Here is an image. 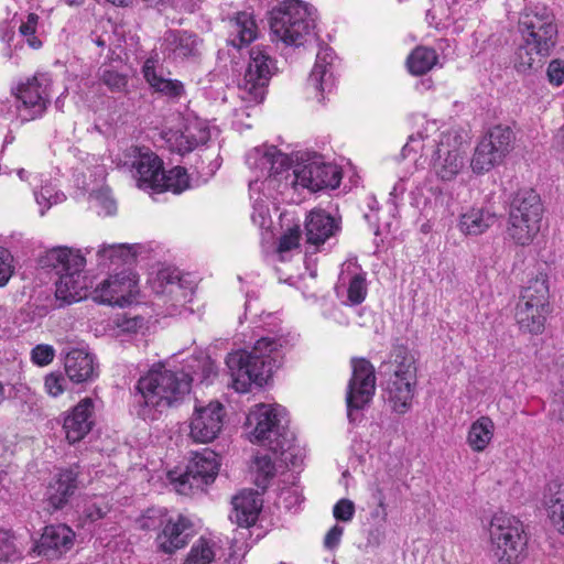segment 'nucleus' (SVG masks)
<instances>
[{"label":"nucleus","mask_w":564,"mask_h":564,"mask_svg":"<svg viewBox=\"0 0 564 564\" xmlns=\"http://www.w3.org/2000/svg\"><path fill=\"white\" fill-rule=\"evenodd\" d=\"M393 373L390 378L416 380V366L414 356L404 347L394 350Z\"/></svg>","instance_id":"79ce46f5"},{"label":"nucleus","mask_w":564,"mask_h":564,"mask_svg":"<svg viewBox=\"0 0 564 564\" xmlns=\"http://www.w3.org/2000/svg\"><path fill=\"white\" fill-rule=\"evenodd\" d=\"M13 272L14 265L11 253L6 248L0 247V288L8 284Z\"/></svg>","instance_id":"4d7b16f0"},{"label":"nucleus","mask_w":564,"mask_h":564,"mask_svg":"<svg viewBox=\"0 0 564 564\" xmlns=\"http://www.w3.org/2000/svg\"><path fill=\"white\" fill-rule=\"evenodd\" d=\"M301 229L300 226H294L290 228L281 238L279 241V252H286L294 248H297L301 240Z\"/></svg>","instance_id":"bf43d9fd"},{"label":"nucleus","mask_w":564,"mask_h":564,"mask_svg":"<svg viewBox=\"0 0 564 564\" xmlns=\"http://www.w3.org/2000/svg\"><path fill=\"white\" fill-rule=\"evenodd\" d=\"M110 507L107 501L99 499L97 501H90L86 505L84 513L87 519L91 522L98 521L106 517L109 512Z\"/></svg>","instance_id":"13d9d810"},{"label":"nucleus","mask_w":564,"mask_h":564,"mask_svg":"<svg viewBox=\"0 0 564 564\" xmlns=\"http://www.w3.org/2000/svg\"><path fill=\"white\" fill-rule=\"evenodd\" d=\"M218 455L208 448L195 453L186 466L185 471L169 473V479L177 492L188 495L192 490H203L213 482L219 469Z\"/></svg>","instance_id":"ddd939ff"},{"label":"nucleus","mask_w":564,"mask_h":564,"mask_svg":"<svg viewBox=\"0 0 564 564\" xmlns=\"http://www.w3.org/2000/svg\"><path fill=\"white\" fill-rule=\"evenodd\" d=\"M83 271L70 270L67 273L59 275L56 281V297L66 303L77 302L85 296L84 290L86 288L85 279L82 274Z\"/></svg>","instance_id":"e433bc0d"},{"label":"nucleus","mask_w":564,"mask_h":564,"mask_svg":"<svg viewBox=\"0 0 564 564\" xmlns=\"http://www.w3.org/2000/svg\"><path fill=\"white\" fill-rule=\"evenodd\" d=\"M193 378L184 371L155 367L142 376L135 386L138 415L158 420L164 412L177 406L189 393Z\"/></svg>","instance_id":"f257e3e1"},{"label":"nucleus","mask_w":564,"mask_h":564,"mask_svg":"<svg viewBox=\"0 0 564 564\" xmlns=\"http://www.w3.org/2000/svg\"><path fill=\"white\" fill-rule=\"evenodd\" d=\"M99 267H111L131 263L134 260L135 252L133 246L127 243L102 245L96 252Z\"/></svg>","instance_id":"4c0bfd02"},{"label":"nucleus","mask_w":564,"mask_h":564,"mask_svg":"<svg viewBox=\"0 0 564 564\" xmlns=\"http://www.w3.org/2000/svg\"><path fill=\"white\" fill-rule=\"evenodd\" d=\"M437 62V54L433 48L419 46L408 57L406 64L411 74L423 75L432 69Z\"/></svg>","instance_id":"a19ab883"},{"label":"nucleus","mask_w":564,"mask_h":564,"mask_svg":"<svg viewBox=\"0 0 564 564\" xmlns=\"http://www.w3.org/2000/svg\"><path fill=\"white\" fill-rule=\"evenodd\" d=\"M313 28V12L300 0H285L271 11L270 29L274 41L300 46Z\"/></svg>","instance_id":"0eeeda50"},{"label":"nucleus","mask_w":564,"mask_h":564,"mask_svg":"<svg viewBox=\"0 0 564 564\" xmlns=\"http://www.w3.org/2000/svg\"><path fill=\"white\" fill-rule=\"evenodd\" d=\"M494 432L492 420L489 416H480L470 425L466 442L474 452L481 453L490 444Z\"/></svg>","instance_id":"58836bf2"},{"label":"nucleus","mask_w":564,"mask_h":564,"mask_svg":"<svg viewBox=\"0 0 564 564\" xmlns=\"http://www.w3.org/2000/svg\"><path fill=\"white\" fill-rule=\"evenodd\" d=\"M282 338L262 337L250 351L238 350L228 355L226 365L229 369L232 388L237 392H247L252 383L261 387L272 376L281 362Z\"/></svg>","instance_id":"f03ea898"},{"label":"nucleus","mask_w":564,"mask_h":564,"mask_svg":"<svg viewBox=\"0 0 564 564\" xmlns=\"http://www.w3.org/2000/svg\"><path fill=\"white\" fill-rule=\"evenodd\" d=\"M94 402L89 398L83 399L67 414L64 420V431L69 443L83 440L94 425Z\"/></svg>","instance_id":"5701e85b"},{"label":"nucleus","mask_w":564,"mask_h":564,"mask_svg":"<svg viewBox=\"0 0 564 564\" xmlns=\"http://www.w3.org/2000/svg\"><path fill=\"white\" fill-rule=\"evenodd\" d=\"M185 129L188 132L187 138L192 140V144H194L195 148L200 144L207 143V141L210 138L208 127L202 121H192L185 126Z\"/></svg>","instance_id":"3c124183"},{"label":"nucleus","mask_w":564,"mask_h":564,"mask_svg":"<svg viewBox=\"0 0 564 564\" xmlns=\"http://www.w3.org/2000/svg\"><path fill=\"white\" fill-rule=\"evenodd\" d=\"M274 70V61L263 48H251L247 69L239 84L240 97L250 102H261Z\"/></svg>","instance_id":"dca6fc26"},{"label":"nucleus","mask_w":564,"mask_h":564,"mask_svg":"<svg viewBox=\"0 0 564 564\" xmlns=\"http://www.w3.org/2000/svg\"><path fill=\"white\" fill-rule=\"evenodd\" d=\"M75 532L66 524L45 527L36 545L37 553L50 560L58 558L74 545Z\"/></svg>","instance_id":"4be33fe9"},{"label":"nucleus","mask_w":564,"mask_h":564,"mask_svg":"<svg viewBox=\"0 0 564 564\" xmlns=\"http://www.w3.org/2000/svg\"><path fill=\"white\" fill-rule=\"evenodd\" d=\"M334 52L330 47H321L316 55L315 65L308 77V85L321 95L318 100H323V94L329 93L335 86L333 74Z\"/></svg>","instance_id":"a878e982"},{"label":"nucleus","mask_w":564,"mask_h":564,"mask_svg":"<svg viewBox=\"0 0 564 564\" xmlns=\"http://www.w3.org/2000/svg\"><path fill=\"white\" fill-rule=\"evenodd\" d=\"M21 552L17 547L14 536L10 531L0 529V564H7L20 558Z\"/></svg>","instance_id":"49530a36"},{"label":"nucleus","mask_w":564,"mask_h":564,"mask_svg":"<svg viewBox=\"0 0 564 564\" xmlns=\"http://www.w3.org/2000/svg\"><path fill=\"white\" fill-rule=\"evenodd\" d=\"M284 409L280 405L257 404L247 416L250 441L284 456L292 447L293 434L286 427Z\"/></svg>","instance_id":"20e7f679"},{"label":"nucleus","mask_w":564,"mask_h":564,"mask_svg":"<svg viewBox=\"0 0 564 564\" xmlns=\"http://www.w3.org/2000/svg\"><path fill=\"white\" fill-rule=\"evenodd\" d=\"M128 156L132 159L131 165L135 170L137 185L142 189L158 191L163 180V163L161 159L147 148L132 147L128 150Z\"/></svg>","instance_id":"412c9836"},{"label":"nucleus","mask_w":564,"mask_h":564,"mask_svg":"<svg viewBox=\"0 0 564 564\" xmlns=\"http://www.w3.org/2000/svg\"><path fill=\"white\" fill-rule=\"evenodd\" d=\"M498 216L490 207L471 206L460 213L457 227L465 236H479L495 225Z\"/></svg>","instance_id":"bb28decb"},{"label":"nucleus","mask_w":564,"mask_h":564,"mask_svg":"<svg viewBox=\"0 0 564 564\" xmlns=\"http://www.w3.org/2000/svg\"><path fill=\"white\" fill-rule=\"evenodd\" d=\"M67 379L61 372H51L45 377V391L53 398L59 397L67 389Z\"/></svg>","instance_id":"864d4df0"},{"label":"nucleus","mask_w":564,"mask_h":564,"mask_svg":"<svg viewBox=\"0 0 564 564\" xmlns=\"http://www.w3.org/2000/svg\"><path fill=\"white\" fill-rule=\"evenodd\" d=\"M228 44L240 48L250 44L257 37V24L248 12H238L228 24Z\"/></svg>","instance_id":"2f4dec72"},{"label":"nucleus","mask_w":564,"mask_h":564,"mask_svg":"<svg viewBox=\"0 0 564 564\" xmlns=\"http://www.w3.org/2000/svg\"><path fill=\"white\" fill-rule=\"evenodd\" d=\"M519 29L523 41L534 45L538 53H550L555 45L557 29L553 13L544 4L525 7L519 19Z\"/></svg>","instance_id":"9b49d317"},{"label":"nucleus","mask_w":564,"mask_h":564,"mask_svg":"<svg viewBox=\"0 0 564 564\" xmlns=\"http://www.w3.org/2000/svg\"><path fill=\"white\" fill-rule=\"evenodd\" d=\"M78 471L65 469L59 471L50 482L46 501L52 510L62 509L78 488Z\"/></svg>","instance_id":"c85d7f7f"},{"label":"nucleus","mask_w":564,"mask_h":564,"mask_svg":"<svg viewBox=\"0 0 564 564\" xmlns=\"http://www.w3.org/2000/svg\"><path fill=\"white\" fill-rule=\"evenodd\" d=\"M547 278L540 274L529 281L516 306V321L523 333L540 335L550 314Z\"/></svg>","instance_id":"6e6552de"},{"label":"nucleus","mask_w":564,"mask_h":564,"mask_svg":"<svg viewBox=\"0 0 564 564\" xmlns=\"http://www.w3.org/2000/svg\"><path fill=\"white\" fill-rule=\"evenodd\" d=\"M490 552L497 564H520L528 539L523 523L508 513H496L489 524Z\"/></svg>","instance_id":"423d86ee"},{"label":"nucleus","mask_w":564,"mask_h":564,"mask_svg":"<svg viewBox=\"0 0 564 564\" xmlns=\"http://www.w3.org/2000/svg\"><path fill=\"white\" fill-rule=\"evenodd\" d=\"M341 174L334 164L326 163L322 156L314 154L299 162L292 172L288 170L283 187H302L310 192L339 186Z\"/></svg>","instance_id":"9d476101"},{"label":"nucleus","mask_w":564,"mask_h":564,"mask_svg":"<svg viewBox=\"0 0 564 564\" xmlns=\"http://www.w3.org/2000/svg\"><path fill=\"white\" fill-rule=\"evenodd\" d=\"M162 46L169 56L174 59H184L199 53L200 40L188 32L167 31Z\"/></svg>","instance_id":"7c9ffc66"},{"label":"nucleus","mask_w":564,"mask_h":564,"mask_svg":"<svg viewBox=\"0 0 564 564\" xmlns=\"http://www.w3.org/2000/svg\"><path fill=\"white\" fill-rule=\"evenodd\" d=\"M333 514L338 521L348 522L355 514V505L349 499H340L333 509Z\"/></svg>","instance_id":"052dcab7"},{"label":"nucleus","mask_w":564,"mask_h":564,"mask_svg":"<svg viewBox=\"0 0 564 564\" xmlns=\"http://www.w3.org/2000/svg\"><path fill=\"white\" fill-rule=\"evenodd\" d=\"M39 17L35 13H30L26 20L19 26L20 35L23 36L30 47L37 50L42 46V42L35 35Z\"/></svg>","instance_id":"09e8293b"},{"label":"nucleus","mask_w":564,"mask_h":564,"mask_svg":"<svg viewBox=\"0 0 564 564\" xmlns=\"http://www.w3.org/2000/svg\"><path fill=\"white\" fill-rule=\"evenodd\" d=\"M246 163L256 173L260 186L267 189H281L290 167L289 156L274 145L253 148L246 156Z\"/></svg>","instance_id":"f8f14e48"},{"label":"nucleus","mask_w":564,"mask_h":564,"mask_svg":"<svg viewBox=\"0 0 564 564\" xmlns=\"http://www.w3.org/2000/svg\"><path fill=\"white\" fill-rule=\"evenodd\" d=\"M219 550L215 540L200 536L191 547L183 564H210Z\"/></svg>","instance_id":"ea45409f"},{"label":"nucleus","mask_w":564,"mask_h":564,"mask_svg":"<svg viewBox=\"0 0 564 564\" xmlns=\"http://www.w3.org/2000/svg\"><path fill=\"white\" fill-rule=\"evenodd\" d=\"M262 502L257 491L242 490L232 498L230 520L245 528L254 524L262 509Z\"/></svg>","instance_id":"c756f323"},{"label":"nucleus","mask_w":564,"mask_h":564,"mask_svg":"<svg viewBox=\"0 0 564 564\" xmlns=\"http://www.w3.org/2000/svg\"><path fill=\"white\" fill-rule=\"evenodd\" d=\"M344 529L340 525L335 524L326 534L324 539V545L327 549L336 547L341 539Z\"/></svg>","instance_id":"338daca9"},{"label":"nucleus","mask_w":564,"mask_h":564,"mask_svg":"<svg viewBox=\"0 0 564 564\" xmlns=\"http://www.w3.org/2000/svg\"><path fill=\"white\" fill-rule=\"evenodd\" d=\"M151 288L156 296L169 304L166 312L170 315L181 313L180 307H184L193 299L195 288L185 276H182L176 270H161L151 281Z\"/></svg>","instance_id":"a211bd4d"},{"label":"nucleus","mask_w":564,"mask_h":564,"mask_svg":"<svg viewBox=\"0 0 564 564\" xmlns=\"http://www.w3.org/2000/svg\"><path fill=\"white\" fill-rule=\"evenodd\" d=\"M51 78L35 74L17 87V113L22 121L35 120L44 115L51 104Z\"/></svg>","instance_id":"2eb2a0df"},{"label":"nucleus","mask_w":564,"mask_h":564,"mask_svg":"<svg viewBox=\"0 0 564 564\" xmlns=\"http://www.w3.org/2000/svg\"><path fill=\"white\" fill-rule=\"evenodd\" d=\"M550 53H538L534 45L523 43L516 52L514 67L520 73L538 68L542 65V59Z\"/></svg>","instance_id":"37998d69"},{"label":"nucleus","mask_w":564,"mask_h":564,"mask_svg":"<svg viewBox=\"0 0 564 564\" xmlns=\"http://www.w3.org/2000/svg\"><path fill=\"white\" fill-rule=\"evenodd\" d=\"M547 77L550 83L560 86L564 83V63L560 59H554L549 64Z\"/></svg>","instance_id":"0e129e2a"},{"label":"nucleus","mask_w":564,"mask_h":564,"mask_svg":"<svg viewBox=\"0 0 564 564\" xmlns=\"http://www.w3.org/2000/svg\"><path fill=\"white\" fill-rule=\"evenodd\" d=\"M162 177L156 192L171 191L174 194H180L189 186L186 170L181 166H175L167 172L163 171Z\"/></svg>","instance_id":"c03bdc74"},{"label":"nucleus","mask_w":564,"mask_h":564,"mask_svg":"<svg viewBox=\"0 0 564 564\" xmlns=\"http://www.w3.org/2000/svg\"><path fill=\"white\" fill-rule=\"evenodd\" d=\"M543 214L544 207L540 195L532 188L519 189L509 205L508 236L517 245H530L540 232Z\"/></svg>","instance_id":"39448f33"},{"label":"nucleus","mask_w":564,"mask_h":564,"mask_svg":"<svg viewBox=\"0 0 564 564\" xmlns=\"http://www.w3.org/2000/svg\"><path fill=\"white\" fill-rule=\"evenodd\" d=\"M544 506L554 528L564 533V484L551 481L544 492Z\"/></svg>","instance_id":"c9c22d12"},{"label":"nucleus","mask_w":564,"mask_h":564,"mask_svg":"<svg viewBox=\"0 0 564 564\" xmlns=\"http://www.w3.org/2000/svg\"><path fill=\"white\" fill-rule=\"evenodd\" d=\"M64 367L68 379L75 383L91 381L98 376L95 358L85 349L69 350L65 356Z\"/></svg>","instance_id":"cd10ccee"},{"label":"nucleus","mask_w":564,"mask_h":564,"mask_svg":"<svg viewBox=\"0 0 564 564\" xmlns=\"http://www.w3.org/2000/svg\"><path fill=\"white\" fill-rule=\"evenodd\" d=\"M199 367L202 370V373L199 375L200 381L213 382L214 377L217 375L214 361L209 358H204L199 361Z\"/></svg>","instance_id":"69168bd1"},{"label":"nucleus","mask_w":564,"mask_h":564,"mask_svg":"<svg viewBox=\"0 0 564 564\" xmlns=\"http://www.w3.org/2000/svg\"><path fill=\"white\" fill-rule=\"evenodd\" d=\"M416 380L390 378L387 382V400L397 413H405L412 403Z\"/></svg>","instance_id":"473e14b6"},{"label":"nucleus","mask_w":564,"mask_h":564,"mask_svg":"<svg viewBox=\"0 0 564 564\" xmlns=\"http://www.w3.org/2000/svg\"><path fill=\"white\" fill-rule=\"evenodd\" d=\"M348 300L351 304H360L366 299L367 294V284L366 278L361 273L355 274L349 280L348 286Z\"/></svg>","instance_id":"8fccbe9b"},{"label":"nucleus","mask_w":564,"mask_h":564,"mask_svg":"<svg viewBox=\"0 0 564 564\" xmlns=\"http://www.w3.org/2000/svg\"><path fill=\"white\" fill-rule=\"evenodd\" d=\"M34 195L37 205L41 207V215H44L53 205L62 203L65 199V195L57 192L51 185L42 186L40 192H34Z\"/></svg>","instance_id":"de8ad7c7"},{"label":"nucleus","mask_w":564,"mask_h":564,"mask_svg":"<svg viewBox=\"0 0 564 564\" xmlns=\"http://www.w3.org/2000/svg\"><path fill=\"white\" fill-rule=\"evenodd\" d=\"M339 230L338 221L322 209L312 210L305 219L306 243L319 247Z\"/></svg>","instance_id":"393cba45"},{"label":"nucleus","mask_w":564,"mask_h":564,"mask_svg":"<svg viewBox=\"0 0 564 564\" xmlns=\"http://www.w3.org/2000/svg\"><path fill=\"white\" fill-rule=\"evenodd\" d=\"M42 268H50L62 275L70 270L83 271L86 259L80 250L55 247L47 250L39 260Z\"/></svg>","instance_id":"b1692460"},{"label":"nucleus","mask_w":564,"mask_h":564,"mask_svg":"<svg viewBox=\"0 0 564 564\" xmlns=\"http://www.w3.org/2000/svg\"><path fill=\"white\" fill-rule=\"evenodd\" d=\"M143 76L147 83L158 93L170 97V98H181L185 94L184 85L182 82L177 79H169L159 75L155 70V65L153 59H147L143 68Z\"/></svg>","instance_id":"f704fd0d"},{"label":"nucleus","mask_w":564,"mask_h":564,"mask_svg":"<svg viewBox=\"0 0 564 564\" xmlns=\"http://www.w3.org/2000/svg\"><path fill=\"white\" fill-rule=\"evenodd\" d=\"M100 80L105 84L111 91L121 93L126 90L128 85L127 76L120 74L113 69H104L100 75Z\"/></svg>","instance_id":"603ef678"},{"label":"nucleus","mask_w":564,"mask_h":564,"mask_svg":"<svg viewBox=\"0 0 564 564\" xmlns=\"http://www.w3.org/2000/svg\"><path fill=\"white\" fill-rule=\"evenodd\" d=\"M376 391V376L373 366L366 359L352 362V376L348 383L346 394L347 416L355 423L360 419L359 412L368 405Z\"/></svg>","instance_id":"f3484780"},{"label":"nucleus","mask_w":564,"mask_h":564,"mask_svg":"<svg viewBox=\"0 0 564 564\" xmlns=\"http://www.w3.org/2000/svg\"><path fill=\"white\" fill-rule=\"evenodd\" d=\"M224 417L225 409L218 401L196 404L189 421V437L203 444L214 441L223 429Z\"/></svg>","instance_id":"aec40b11"},{"label":"nucleus","mask_w":564,"mask_h":564,"mask_svg":"<svg viewBox=\"0 0 564 564\" xmlns=\"http://www.w3.org/2000/svg\"><path fill=\"white\" fill-rule=\"evenodd\" d=\"M456 143L453 133L440 132L436 121L426 120L422 131L409 137L402 148V156L408 158L412 152L432 150L433 171L442 181H452L465 165V159Z\"/></svg>","instance_id":"7ed1b4c3"},{"label":"nucleus","mask_w":564,"mask_h":564,"mask_svg":"<svg viewBox=\"0 0 564 564\" xmlns=\"http://www.w3.org/2000/svg\"><path fill=\"white\" fill-rule=\"evenodd\" d=\"M138 292L135 276L123 270L99 283L94 290L93 299L100 304L123 307L135 300Z\"/></svg>","instance_id":"6ab92c4d"},{"label":"nucleus","mask_w":564,"mask_h":564,"mask_svg":"<svg viewBox=\"0 0 564 564\" xmlns=\"http://www.w3.org/2000/svg\"><path fill=\"white\" fill-rule=\"evenodd\" d=\"M514 140L513 131L507 126H495L485 134L476 147L471 159V169L476 173L489 172L502 163L511 151Z\"/></svg>","instance_id":"4468645a"},{"label":"nucleus","mask_w":564,"mask_h":564,"mask_svg":"<svg viewBox=\"0 0 564 564\" xmlns=\"http://www.w3.org/2000/svg\"><path fill=\"white\" fill-rule=\"evenodd\" d=\"M55 357V349L53 346L47 344H40L36 345L31 350V360L33 364L37 366H47L50 365Z\"/></svg>","instance_id":"6e6d98bb"},{"label":"nucleus","mask_w":564,"mask_h":564,"mask_svg":"<svg viewBox=\"0 0 564 564\" xmlns=\"http://www.w3.org/2000/svg\"><path fill=\"white\" fill-rule=\"evenodd\" d=\"M555 406L553 409V415L560 421L564 422V391H561L554 401Z\"/></svg>","instance_id":"774afa93"},{"label":"nucleus","mask_w":564,"mask_h":564,"mask_svg":"<svg viewBox=\"0 0 564 564\" xmlns=\"http://www.w3.org/2000/svg\"><path fill=\"white\" fill-rule=\"evenodd\" d=\"M188 132L186 129L183 131H175L170 134L167 138V142L171 144L172 150L176 151L180 154H184L191 152L195 149V145L192 144V140L187 138Z\"/></svg>","instance_id":"5fc2aeb1"},{"label":"nucleus","mask_w":564,"mask_h":564,"mask_svg":"<svg viewBox=\"0 0 564 564\" xmlns=\"http://www.w3.org/2000/svg\"><path fill=\"white\" fill-rule=\"evenodd\" d=\"M250 198L252 200V221L261 228L268 227L271 223L268 200L273 197V193L279 189H267L260 186L259 180L249 181Z\"/></svg>","instance_id":"72a5a7b5"},{"label":"nucleus","mask_w":564,"mask_h":564,"mask_svg":"<svg viewBox=\"0 0 564 564\" xmlns=\"http://www.w3.org/2000/svg\"><path fill=\"white\" fill-rule=\"evenodd\" d=\"M113 323L121 332L133 333L143 326V318L140 316L129 317L120 315L115 318Z\"/></svg>","instance_id":"e2e57ef3"},{"label":"nucleus","mask_w":564,"mask_h":564,"mask_svg":"<svg viewBox=\"0 0 564 564\" xmlns=\"http://www.w3.org/2000/svg\"><path fill=\"white\" fill-rule=\"evenodd\" d=\"M256 473V485L262 489L268 486L269 479L275 474V466L268 455L256 456L253 462Z\"/></svg>","instance_id":"a18cd8bd"},{"label":"nucleus","mask_w":564,"mask_h":564,"mask_svg":"<svg viewBox=\"0 0 564 564\" xmlns=\"http://www.w3.org/2000/svg\"><path fill=\"white\" fill-rule=\"evenodd\" d=\"M93 197L100 206L102 213L106 216H111L117 210V204L115 199L110 196L108 189H100L93 194Z\"/></svg>","instance_id":"680f3d73"},{"label":"nucleus","mask_w":564,"mask_h":564,"mask_svg":"<svg viewBox=\"0 0 564 564\" xmlns=\"http://www.w3.org/2000/svg\"><path fill=\"white\" fill-rule=\"evenodd\" d=\"M139 523L143 530L161 528L155 543L165 554H173L183 549L193 535V524L188 518L182 514L169 516L166 510L161 508L148 509Z\"/></svg>","instance_id":"1a4fd4ad"}]
</instances>
